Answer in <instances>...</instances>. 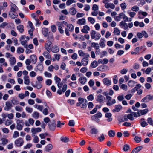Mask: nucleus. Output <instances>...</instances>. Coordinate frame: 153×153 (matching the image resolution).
Segmentation results:
<instances>
[{"mask_svg": "<svg viewBox=\"0 0 153 153\" xmlns=\"http://www.w3.org/2000/svg\"><path fill=\"white\" fill-rule=\"evenodd\" d=\"M30 38L28 36H26L25 35H22L19 38V41L21 44L24 46L25 48H27L28 45L27 42L29 40Z\"/></svg>", "mask_w": 153, "mask_h": 153, "instance_id": "f257e3e1", "label": "nucleus"}, {"mask_svg": "<svg viewBox=\"0 0 153 153\" xmlns=\"http://www.w3.org/2000/svg\"><path fill=\"white\" fill-rule=\"evenodd\" d=\"M90 35L91 39L95 40H99L101 37V35L100 33L94 30H92L91 31Z\"/></svg>", "mask_w": 153, "mask_h": 153, "instance_id": "f03ea898", "label": "nucleus"}, {"mask_svg": "<svg viewBox=\"0 0 153 153\" xmlns=\"http://www.w3.org/2000/svg\"><path fill=\"white\" fill-rule=\"evenodd\" d=\"M17 125L16 127L19 130H21L22 129L24 125V123L22 120L18 119L16 121Z\"/></svg>", "mask_w": 153, "mask_h": 153, "instance_id": "7ed1b4c3", "label": "nucleus"}, {"mask_svg": "<svg viewBox=\"0 0 153 153\" xmlns=\"http://www.w3.org/2000/svg\"><path fill=\"white\" fill-rule=\"evenodd\" d=\"M106 100H108L106 104L108 106H110L112 105L113 104L116 103V101L115 99H113L111 101H110L111 100V98L109 96H107L106 97Z\"/></svg>", "mask_w": 153, "mask_h": 153, "instance_id": "20e7f679", "label": "nucleus"}, {"mask_svg": "<svg viewBox=\"0 0 153 153\" xmlns=\"http://www.w3.org/2000/svg\"><path fill=\"white\" fill-rule=\"evenodd\" d=\"M24 141L22 138H19L16 140L15 142V144L18 147L22 146L24 144Z\"/></svg>", "mask_w": 153, "mask_h": 153, "instance_id": "39448f33", "label": "nucleus"}, {"mask_svg": "<svg viewBox=\"0 0 153 153\" xmlns=\"http://www.w3.org/2000/svg\"><path fill=\"white\" fill-rule=\"evenodd\" d=\"M13 107L12 102L10 101H7L5 103V106L4 107V110L7 111L10 110Z\"/></svg>", "mask_w": 153, "mask_h": 153, "instance_id": "423d86ee", "label": "nucleus"}, {"mask_svg": "<svg viewBox=\"0 0 153 153\" xmlns=\"http://www.w3.org/2000/svg\"><path fill=\"white\" fill-rule=\"evenodd\" d=\"M89 57V55H86L85 57L83 58L81 60V62L83 66H86L88 62V58Z\"/></svg>", "mask_w": 153, "mask_h": 153, "instance_id": "0eeeda50", "label": "nucleus"}, {"mask_svg": "<svg viewBox=\"0 0 153 153\" xmlns=\"http://www.w3.org/2000/svg\"><path fill=\"white\" fill-rule=\"evenodd\" d=\"M48 125L49 128L51 130L53 131L55 129L56 123L54 120H53L52 122L50 121L48 124Z\"/></svg>", "mask_w": 153, "mask_h": 153, "instance_id": "6e6552de", "label": "nucleus"}, {"mask_svg": "<svg viewBox=\"0 0 153 153\" xmlns=\"http://www.w3.org/2000/svg\"><path fill=\"white\" fill-rule=\"evenodd\" d=\"M52 43L51 42L48 40L47 41L46 43L45 44V48L49 52H50L51 49V45Z\"/></svg>", "mask_w": 153, "mask_h": 153, "instance_id": "1a4fd4ad", "label": "nucleus"}, {"mask_svg": "<svg viewBox=\"0 0 153 153\" xmlns=\"http://www.w3.org/2000/svg\"><path fill=\"white\" fill-rule=\"evenodd\" d=\"M153 100V96L147 95L142 100L143 102H146L150 100Z\"/></svg>", "mask_w": 153, "mask_h": 153, "instance_id": "9d476101", "label": "nucleus"}, {"mask_svg": "<svg viewBox=\"0 0 153 153\" xmlns=\"http://www.w3.org/2000/svg\"><path fill=\"white\" fill-rule=\"evenodd\" d=\"M28 121H26L25 122V125L26 126H29L30 125H33L34 124V120L32 118H29Z\"/></svg>", "mask_w": 153, "mask_h": 153, "instance_id": "9b49d317", "label": "nucleus"}, {"mask_svg": "<svg viewBox=\"0 0 153 153\" xmlns=\"http://www.w3.org/2000/svg\"><path fill=\"white\" fill-rule=\"evenodd\" d=\"M90 30V28L88 26L86 25L83 26V28L81 29V31L84 33L87 34Z\"/></svg>", "mask_w": 153, "mask_h": 153, "instance_id": "f8f14e48", "label": "nucleus"}, {"mask_svg": "<svg viewBox=\"0 0 153 153\" xmlns=\"http://www.w3.org/2000/svg\"><path fill=\"white\" fill-rule=\"evenodd\" d=\"M114 107L115 108L112 110L113 112H118L122 108V106L120 105H116Z\"/></svg>", "mask_w": 153, "mask_h": 153, "instance_id": "ddd939ff", "label": "nucleus"}, {"mask_svg": "<svg viewBox=\"0 0 153 153\" xmlns=\"http://www.w3.org/2000/svg\"><path fill=\"white\" fill-rule=\"evenodd\" d=\"M77 23L81 25H84L86 24V20L84 18L79 19L77 21Z\"/></svg>", "mask_w": 153, "mask_h": 153, "instance_id": "4468645a", "label": "nucleus"}, {"mask_svg": "<svg viewBox=\"0 0 153 153\" xmlns=\"http://www.w3.org/2000/svg\"><path fill=\"white\" fill-rule=\"evenodd\" d=\"M41 128L39 127H38L36 128H32L31 129V131L33 134H36L38 132L41 131Z\"/></svg>", "mask_w": 153, "mask_h": 153, "instance_id": "2eb2a0df", "label": "nucleus"}, {"mask_svg": "<svg viewBox=\"0 0 153 153\" xmlns=\"http://www.w3.org/2000/svg\"><path fill=\"white\" fill-rule=\"evenodd\" d=\"M79 80L80 83L82 84H84L87 82V79L85 76H81L79 78Z\"/></svg>", "mask_w": 153, "mask_h": 153, "instance_id": "dca6fc26", "label": "nucleus"}, {"mask_svg": "<svg viewBox=\"0 0 153 153\" xmlns=\"http://www.w3.org/2000/svg\"><path fill=\"white\" fill-rule=\"evenodd\" d=\"M112 114L110 113H106L105 114V117L107 118V121L110 122L112 120V118L111 117Z\"/></svg>", "mask_w": 153, "mask_h": 153, "instance_id": "f3484780", "label": "nucleus"}, {"mask_svg": "<svg viewBox=\"0 0 153 153\" xmlns=\"http://www.w3.org/2000/svg\"><path fill=\"white\" fill-rule=\"evenodd\" d=\"M134 25L136 27L139 26L141 27H144L145 24L143 22H139L138 21H136L134 22Z\"/></svg>", "mask_w": 153, "mask_h": 153, "instance_id": "a211bd4d", "label": "nucleus"}, {"mask_svg": "<svg viewBox=\"0 0 153 153\" xmlns=\"http://www.w3.org/2000/svg\"><path fill=\"white\" fill-rule=\"evenodd\" d=\"M51 51L53 53L58 52L59 51V47L56 45L53 46L51 49Z\"/></svg>", "mask_w": 153, "mask_h": 153, "instance_id": "6ab92c4d", "label": "nucleus"}, {"mask_svg": "<svg viewBox=\"0 0 153 153\" xmlns=\"http://www.w3.org/2000/svg\"><path fill=\"white\" fill-rule=\"evenodd\" d=\"M30 59L31 62L33 64H35L37 61V57L35 55H32L30 56Z\"/></svg>", "mask_w": 153, "mask_h": 153, "instance_id": "aec40b11", "label": "nucleus"}, {"mask_svg": "<svg viewBox=\"0 0 153 153\" xmlns=\"http://www.w3.org/2000/svg\"><path fill=\"white\" fill-rule=\"evenodd\" d=\"M105 40L104 38H101V39L99 42V45L101 48H104L105 46Z\"/></svg>", "mask_w": 153, "mask_h": 153, "instance_id": "412c9836", "label": "nucleus"}, {"mask_svg": "<svg viewBox=\"0 0 153 153\" xmlns=\"http://www.w3.org/2000/svg\"><path fill=\"white\" fill-rule=\"evenodd\" d=\"M11 11H10L11 12H13L14 13L18 9V7L14 4L12 3L11 5Z\"/></svg>", "mask_w": 153, "mask_h": 153, "instance_id": "4be33fe9", "label": "nucleus"}, {"mask_svg": "<svg viewBox=\"0 0 153 153\" xmlns=\"http://www.w3.org/2000/svg\"><path fill=\"white\" fill-rule=\"evenodd\" d=\"M105 6L106 8H110L111 9H114L115 8V5L113 3H108L105 4Z\"/></svg>", "mask_w": 153, "mask_h": 153, "instance_id": "5701e85b", "label": "nucleus"}, {"mask_svg": "<svg viewBox=\"0 0 153 153\" xmlns=\"http://www.w3.org/2000/svg\"><path fill=\"white\" fill-rule=\"evenodd\" d=\"M103 83L106 85L108 86L111 85V82L107 78H105L103 79Z\"/></svg>", "mask_w": 153, "mask_h": 153, "instance_id": "b1692460", "label": "nucleus"}, {"mask_svg": "<svg viewBox=\"0 0 153 153\" xmlns=\"http://www.w3.org/2000/svg\"><path fill=\"white\" fill-rule=\"evenodd\" d=\"M142 149L141 146H138L134 149L131 152V153H138Z\"/></svg>", "mask_w": 153, "mask_h": 153, "instance_id": "393cba45", "label": "nucleus"}, {"mask_svg": "<svg viewBox=\"0 0 153 153\" xmlns=\"http://www.w3.org/2000/svg\"><path fill=\"white\" fill-rule=\"evenodd\" d=\"M90 127L92 128L90 130V133L91 134H96L98 133V131L97 129L94 127H92V126H90Z\"/></svg>", "mask_w": 153, "mask_h": 153, "instance_id": "a878e982", "label": "nucleus"}, {"mask_svg": "<svg viewBox=\"0 0 153 153\" xmlns=\"http://www.w3.org/2000/svg\"><path fill=\"white\" fill-rule=\"evenodd\" d=\"M24 83L26 85H29L30 83V81L29 79L28 76H25L24 77Z\"/></svg>", "mask_w": 153, "mask_h": 153, "instance_id": "bb28decb", "label": "nucleus"}, {"mask_svg": "<svg viewBox=\"0 0 153 153\" xmlns=\"http://www.w3.org/2000/svg\"><path fill=\"white\" fill-rule=\"evenodd\" d=\"M69 12L72 15H74L76 13V11L75 8L71 7L70 8Z\"/></svg>", "mask_w": 153, "mask_h": 153, "instance_id": "cd10ccee", "label": "nucleus"}, {"mask_svg": "<svg viewBox=\"0 0 153 153\" xmlns=\"http://www.w3.org/2000/svg\"><path fill=\"white\" fill-rule=\"evenodd\" d=\"M91 45L92 47L94 48L96 50H98L100 48L99 44L98 43L92 42L91 43Z\"/></svg>", "mask_w": 153, "mask_h": 153, "instance_id": "c85d7f7f", "label": "nucleus"}, {"mask_svg": "<svg viewBox=\"0 0 153 153\" xmlns=\"http://www.w3.org/2000/svg\"><path fill=\"white\" fill-rule=\"evenodd\" d=\"M67 28H65L66 29H68V30L70 32H72L74 30V27L73 25L71 24H68L67 25Z\"/></svg>", "mask_w": 153, "mask_h": 153, "instance_id": "c756f323", "label": "nucleus"}, {"mask_svg": "<svg viewBox=\"0 0 153 153\" xmlns=\"http://www.w3.org/2000/svg\"><path fill=\"white\" fill-rule=\"evenodd\" d=\"M137 82L133 80H130L128 81V86L133 87L134 86L135 84H136Z\"/></svg>", "mask_w": 153, "mask_h": 153, "instance_id": "7c9ffc66", "label": "nucleus"}, {"mask_svg": "<svg viewBox=\"0 0 153 153\" xmlns=\"http://www.w3.org/2000/svg\"><path fill=\"white\" fill-rule=\"evenodd\" d=\"M104 97L101 95H99L97 96V101L99 102H102L104 100Z\"/></svg>", "mask_w": 153, "mask_h": 153, "instance_id": "2f4dec72", "label": "nucleus"}, {"mask_svg": "<svg viewBox=\"0 0 153 153\" xmlns=\"http://www.w3.org/2000/svg\"><path fill=\"white\" fill-rule=\"evenodd\" d=\"M43 55L46 58L48 59H51V57L50 54L47 51L44 52Z\"/></svg>", "mask_w": 153, "mask_h": 153, "instance_id": "473e14b6", "label": "nucleus"}, {"mask_svg": "<svg viewBox=\"0 0 153 153\" xmlns=\"http://www.w3.org/2000/svg\"><path fill=\"white\" fill-rule=\"evenodd\" d=\"M42 31L43 34L45 37L47 36L48 33V29L47 28H43L42 29Z\"/></svg>", "mask_w": 153, "mask_h": 153, "instance_id": "72a5a7b5", "label": "nucleus"}, {"mask_svg": "<svg viewBox=\"0 0 153 153\" xmlns=\"http://www.w3.org/2000/svg\"><path fill=\"white\" fill-rule=\"evenodd\" d=\"M53 148V146L51 144L48 145L45 147V151L47 152H49Z\"/></svg>", "mask_w": 153, "mask_h": 153, "instance_id": "f704fd0d", "label": "nucleus"}, {"mask_svg": "<svg viewBox=\"0 0 153 153\" xmlns=\"http://www.w3.org/2000/svg\"><path fill=\"white\" fill-rule=\"evenodd\" d=\"M39 112L35 111L32 114V117L35 119H38L39 117Z\"/></svg>", "mask_w": 153, "mask_h": 153, "instance_id": "c9c22d12", "label": "nucleus"}, {"mask_svg": "<svg viewBox=\"0 0 153 153\" xmlns=\"http://www.w3.org/2000/svg\"><path fill=\"white\" fill-rule=\"evenodd\" d=\"M148 109H146L143 110H139L138 111L140 113L141 115L145 114L148 112Z\"/></svg>", "mask_w": 153, "mask_h": 153, "instance_id": "e433bc0d", "label": "nucleus"}, {"mask_svg": "<svg viewBox=\"0 0 153 153\" xmlns=\"http://www.w3.org/2000/svg\"><path fill=\"white\" fill-rule=\"evenodd\" d=\"M9 61L11 65H14L16 62V59L14 57H10Z\"/></svg>", "mask_w": 153, "mask_h": 153, "instance_id": "4c0bfd02", "label": "nucleus"}, {"mask_svg": "<svg viewBox=\"0 0 153 153\" xmlns=\"http://www.w3.org/2000/svg\"><path fill=\"white\" fill-rule=\"evenodd\" d=\"M98 65V63L96 61H93L91 64V67L92 68H96Z\"/></svg>", "mask_w": 153, "mask_h": 153, "instance_id": "58836bf2", "label": "nucleus"}, {"mask_svg": "<svg viewBox=\"0 0 153 153\" xmlns=\"http://www.w3.org/2000/svg\"><path fill=\"white\" fill-rule=\"evenodd\" d=\"M1 140L2 142V144L3 146L6 145L8 142V140L5 138H2Z\"/></svg>", "mask_w": 153, "mask_h": 153, "instance_id": "ea45409f", "label": "nucleus"}, {"mask_svg": "<svg viewBox=\"0 0 153 153\" xmlns=\"http://www.w3.org/2000/svg\"><path fill=\"white\" fill-rule=\"evenodd\" d=\"M17 29L20 33H22L24 31L23 26L21 25L17 27Z\"/></svg>", "mask_w": 153, "mask_h": 153, "instance_id": "a19ab883", "label": "nucleus"}, {"mask_svg": "<svg viewBox=\"0 0 153 153\" xmlns=\"http://www.w3.org/2000/svg\"><path fill=\"white\" fill-rule=\"evenodd\" d=\"M0 63L3 64V65L4 66H7V63L5 62V59L4 58H0Z\"/></svg>", "mask_w": 153, "mask_h": 153, "instance_id": "79ce46f5", "label": "nucleus"}, {"mask_svg": "<svg viewBox=\"0 0 153 153\" xmlns=\"http://www.w3.org/2000/svg\"><path fill=\"white\" fill-rule=\"evenodd\" d=\"M108 134L110 137H113L115 135V132L114 131L110 130L108 132Z\"/></svg>", "mask_w": 153, "mask_h": 153, "instance_id": "37998d69", "label": "nucleus"}, {"mask_svg": "<svg viewBox=\"0 0 153 153\" xmlns=\"http://www.w3.org/2000/svg\"><path fill=\"white\" fill-rule=\"evenodd\" d=\"M33 86L34 87L38 89H40L42 87V85L40 84V82H36L35 85H33Z\"/></svg>", "mask_w": 153, "mask_h": 153, "instance_id": "c03bdc74", "label": "nucleus"}, {"mask_svg": "<svg viewBox=\"0 0 153 153\" xmlns=\"http://www.w3.org/2000/svg\"><path fill=\"white\" fill-rule=\"evenodd\" d=\"M34 107L35 108H37V109L39 110L40 111H42L43 108V106L41 105H38L37 104L35 105Z\"/></svg>", "mask_w": 153, "mask_h": 153, "instance_id": "a18cd8bd", "label": "nucleus"}, {"mask_svg": "<svg viewBox=\"0 0 153 153\" xmlns=\"http://www.w3.org/2000/svg\"><path fill=\"white\" fill-rule=\"evenodd\" d=\"M113 33L115 35H119L120 34V32L117 28L115 27L114 28Z\"/></svg>", "mask_w": 153, "mask_h": 153, "instance_id": "49530a36", "label": "nucleus"}, {"mask_svg": "<svg viewBox=\"0 0 153 153\" xmlns=\"http://www.w3.org/2000/svg\"><path fill=\"white\" fill-rule=\"evenodd\" d=\"M78 54L79 56H86V55H89L88 54L84 53L82 50H80L78 51Z\"/></svg>", "mask_w": 153, "mask_h": 153, "instance_id": "de8ad7c7", "label": "nucleus"}, {"mask_svg": "<svg viewBox=\"0 0 153 153\" xmlns=\"http://www.w3.org/2000/svg\"><path fill=\"white\" fill-rule=\"evenodd\" d=\"M9 14L10 17L12 19H14L15 18L17 17L18 16V15L17 14H15L12 12H10Z\"/></svg>", "mask_w": 153, "mask_h": 153, "instance_id": "09e8293b", "label": "nucleus"}, {"mask_svg": "<svg viewBox=\"0 0 153 153\" xmlns=\"http://www.w3.org/2000/svg\"><path fill=\"white\" fill-rule=\"evenodd\" d=\"M24 49L21 47H18L17 48V52L18 53L20 54L24 52Z\"/></svg>", "mask_w": 153, "mask_h": 153, "instance_id": "8fccbe9b", "label": "nucleus"}, {"mask_svg": "<svg viewBox=\"0 0 153 153\" xmlns=\"http://www.w3.org/2000/svg\"><path fill=\"white\" fill-rule=\"evenodd\" d=\"M141 138L140 137L136 136L134 138V140L137 143H139L141 141Z\"/></svg>", "mask_w": 153, "mask_h": 153, "instance_id": "3c124183", "label": "nucleus"}, {"mask_svg": "<svg viewBox=\"0 0 153 153\" xmlns=\"http://www.w3.org/2000/svg\"><path fill=\"white\" fill-rule=\"evenodd\" d=\"M131 114H132V116H134V117H137L138 116H141V114H140V113L139 112L137 113H135L133 112H131Z\"/></svg>", "mask_w": 153, "mask_h": 153, "instance_id": "603ef678", "label": "nucleus"}, {"mask_svg": "<svg viewBox=\"0 0 153 153\" xmlns=\"http://www.w3.org/2000/svg\"><path fill=\"white\" fill-rule=\"evenodd\" d=\"M87 101L86 100H85V102H83V103L81 105V108H82L85 109L87 107Z\"/></svg>", "mask_w": 153, "mask_h": 153, "instance_id": "864d4df0", "label": "nucleus"}, {"mask_svg": "<svg viewBox=\"0 0 153 153\" xmlns=\"http://www.w3.org/2000/svg\"><path fill=\"white\" fill-rule=\"evenodd\" d=\"M26 111L29 113H31L33 111V109L32 108L29 107H26L25 108Z\"/></svg>", "mask_w": 153, "mask_h": 153, "instance_id": "5fc2aeb1", "label": "nucleus"}, {"mask_svg": "<svg viewBox=\"0 0 153 153\" xmlns=\"http://www.w3.org/2000/svg\"><path fill=\"white\" fill-rule=\"evenodd\" d=\"M120 6L121 9L123 10L126 9L127 7V5L125 2L122 3L121 4Z\"/></svg>", "mask_w": 153, "mask_h": 153, "instance_id": "6e6d98bb", "label": "nucleus"}, {"mask_svg": "<svg viewBox=\"0 0 153 153\" xmlns=\"http://www.w3.org/2000/svg\"><path fill=\"white\" fill-rule=\"evenodd\" d=\"M139 10V7L136 6H134L131 8V10L136 12H137Z\"/></svg>", "mask_w": 153, "mask_h": 153, "instance_id": "4d7b16f0", "label": "nucleus"}, {"mask_svg": "<svg viewBox=\"0 0 153 153\" xmlns=\"http://www.w3.org/2000/svg\"><path fill=\"white\" fill-rule=\"evenodd\" d=\"M13 121L7 119L5 121V124L6 126H9L12 123Z\"/></svg>", "mask_w": 153, "mask_h": 153, "instance_id": "13d9d810", "label": "nucleus"}, {"mask_svg": "<svg viewBox=\"0 0 153 153\" xmlns=\"http://www.w3.org/2000/svg\"><path fill=\"white\" fill-rule=\"evenodd\" d=\"M76 1H75L74 0H68L66 2V4L67 5L69 6L73 3H75Z\"/></svg>", "mask_w": 153, "mask_h": 153, "instance_id": "bf43d9fd", "label": "nucleus"}, {"mask_svg": "<svg viewBox=\"0 0 153 153\" xmlns=\"http://www.w3.org/2000/svg\"><path fill=\"white\" fill-rule=\"evenodd\" d=\"M147 121L148 123L150 125L153 126V120L151 118L149 117L147 119Z\"/></svg>", "mask_w": 153, "mask_h": 153, "instance_id": "052dcab7", "label": "nucleus"}, {"mask_svg": "<svg viewBox=\"0 0 153 153\" xmlns=\"http://www.w3.org/2000/svg\"><path fill=\"white\" fill-rule=\"evenodd\" d=\"M51 31L53 33L55 32L56 30V27L55 25H53L51 26Z\"/></svg>", "mask_w": 153, "mask_h": 153, "instance_id": "680f3d73", "label": "nucleus"}, {"mask_svg": "<svg viewBox=\"0 0 153 153\" xmlns=\"http://www.w3.org/2000/svg\"><path fill=\"white\" fill-rule=\"evenodd\" d=\"M37 69L40 71H42L43 69V66L42 64H38L37 66Z\"/></svg>", "mask_w": 153, "mask_h": 153, "instance_id": "e2e57ef3", "label": "nucleus"}, {"mask_svg": "<svg viewBox=\"0 0 153 153\" xmlns=\"http://www.w3.org/2000/svg\"><path fill=\"white\" fill-rule=\"evenodd\" d=\"M61 140L63 142L66 143L68 141L69 139L66 137H62L61 138Z\"/></svg>", "mask_w": 153, "mask_h": 153, "instance_id": "0e129e2a", "label": "nucleus"}, {"mask_svg": "<svg viewBox=\"0 0 153 153\" xmlns=\"http://www.w3.org/2000/svg\"><path fill=\"white\" fill-rule=\"evenodd\" d=\"M15 109L17 111L19 112H21L23 110L22 108L19 106H16Z\"/></svg>", "mask_w": 153, "mask_h": 153, "instance_id": "69168bd1", "label": "nucleus"}, {"mask_svg": "<svg viewBox=\"0 0 153 153\" xmlns=\"http://www.w3.org/2000/svg\"><path fill=\"white\" fill-rule=\"evenodd\" d=\"M88 21L92 24L94 23L95 20L94 18L92 17H89L88 18Z\"/></svg>", "mask_w": 153, "mask_h": 153, "instance_id": "338daca9", "label": "nucleus"}, {"mask_svg": "<svg viewBox=\"0 0 153 153\" xmlns=\"http://www.w3.org/2000/svg\"><path fill=\"white\" fill-rule=\"evenodd\" d=\"M120 86L123 90L126 91L127 89V86L125 84H122L120 86Z\"/></svg>", "mask_w": 153, "mask_h": 153, "instance_id": "774afa93", "label": "nucleus"}]
</instances>
